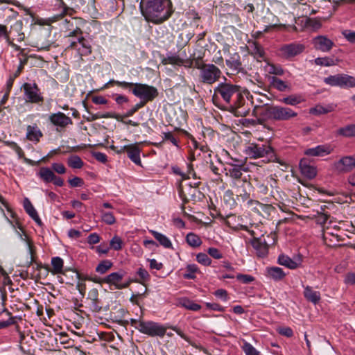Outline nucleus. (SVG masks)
<instances>
[{
    "instance_id": "1",
    "label": "nucleus",
    "mask_w": 355,
    "mask_h": 355,
    "mask_svg": "<svg viewBox=\"0 0 355 355\" xmlns=\"http://www.w3.org/2000/svg\"><path fill=\"white\" fill-rule=\"evenodd\" d=\"M139 8L144 19L154 24L167 21L174 11L171 0H141Z\"/></svg>"
},
{
    "instance_id": "2",
    "label": "nucleus",
    "mask_w": 355,
    "mask_h": 355,
    "mask_svg": "<svg viewBox=\"0 0 355 355\" xmlns=\"http://www.w3.org/2000/svg\"><path fill=\"white\" fill-rule=\"evenodd\" d=\"M213 100L219 95L228 105L234 108L235 114L237 116H246L250 108H243L245 100L241 94L239 87L227 83H220L214 89Z\"/></svg>"
},
{
    "instance_id": "3",
    "label": "nucleus",
    "mask_w": 355,
    "mask_h": 355,
    "mask_svg": "<svg viewBox=\"0 0 355 355\" xmlns=\"http://www.w3.org/2000/svg\"><path fill=\"white\" fill-rule=\"evenodd\" d=\"M259 123L268 120L288 121L297 116V113L288 107L265 104L258 110Z\"/></svg>"
},
{
    "instance_id": "4",
    "label": "nucleus",
    "mask_w": 355,
    "mask_h": 355,
    "mask_svg": "<svg viewBox=\"0 0 355 355\" xmlns=\"http://www.w3.org/2000/svg\"><path fill=\"white\" fill-rule=\"evenodd\" d=\"M195 67L199 70V81L205 85H211L222 76L221 70L214 64L200 63L197 60Z\"/></svg>"
},
{
    "instance_id": "5",
    "label": "nucleus",
    "mask_w": 355,
    "mask_h": 355,
    "mask_svg": "<svg viewBox=\"0 0 355 355\" xmlns=\"http://www.w3.org/2000/svg\"><path fill=\"white\" fill-rule=\"evenodd\" d=\"M244 153L250 159H258L264 157H266L270 160L275 159L273 148L267 144L250 143L245 147Z\"/></svg>"
},
{
    "instance_id": "6",
    "label": "nucleus",
    "mask_w": 355,
    "mask_h": 355,
    "mask_svg": "<svg viewBox=\"0 0 355 355\" xmlns=\"http://www.w3.org/2000/svg\"><path fill=\"white\" fill-rule=\"evenodd\" d=\"M24 92V99L27 103L42 104L44 96L41 89L35 83H25L21 87Z\"/></svg>"
},
{
    "instance_id": "7",
    "label": "nucleus",
    "mask_w": 355,
    "mask_h": 355,
    "mask_svg": "<svg viewBox=\"0 0 355 355\" xmlns=\"http://www.w3.org/2000/svg\"><path fill=\"white\" fill-rule=\"evenodd\" d=\"M132 94L140 98L141 102L153 101L158 96V90L156 87L146 84L136 83L135 87L132 89Z\"/></svg>"
},
{
    "instance_id": "8",
    "label": "nucleus",
    "mask_w": 355,
    "mask_h": 355,
    "mask_svg": "<svg viewBox=\"0 0 355 355\" xmlns=\"http://www.w3.org/2000/svg\"><path fill=\"white\" fill-rule=\"evenodd\" d=\"M138 331L151 337H163L166 332V327L151 320L143 321L139 324Z\"/></svg>"
},
{
    "instance_id": "9",
    "label": "nucleus",
    "mask_w": 355,
    "mask_h": 355,
    "mask_svg": "<svg viewBox=\"0 0 355 355\" xmlns=\"http://www.w3.org/2000/svg\"><path fill=\"white\" fill-rule=\"evenodd\" d=\"M324 83L331 87L350 88L355 87V78L347 74L339 73L324 78Z\"/></svg>"
},
{
    "instance_id": "10",
    "label": "nucleus",
    "mask_w": 355,
    "mask_h": 355,
    "mask_svg": "<svg viewBox=\"0 0 355 355\" xmlns=\"http://www.w3.org/2000/svg\"><path fill=\"white\" fill-rule=\"evenodd\" d=\"M232 187L234 189L238 200L245 202L250 200L252 185L249 181H233Z\"/></svg>"
},
{
    "instance_id": "11",
    "label": "nucleus",
    "mask_w": 355,
    "mask_h": 355,
    "mask_svg": "<svg viewBox=\"0 0 355 355\" xmlns=\"http://www.w3.org/2000/svg\"><path fill=\"white\" fill-rule=\"evenodd\" d=\"M335 171L338 173H347L355 168V155L344 156L333 164Z\"/></svg>"
},
{
    "instance_id": "12",
    "label": "nucleus",
    "mask_w": 355,
    "mask_h": 355,
    "mask_svg": "<svg viewBox=\"0 0 355 355\" xmlns=\"http://www.w3.org/2000/svg\"><path fill=\"white\" fill-rule=\"evenodd\" d=\"M49 121L56 127L57 131L63 130L68 125L73 124L72 119L61 112L51 114L49 116Z\"/></svg>"
},
{
    "instance_id": "13",
    "label": "nucleus",
    "mask_w": 355,
    "mask_h": 355,
    "mask_svg": "<svg viewBox=\"0 0 355 355\" xmlns=\"http://www.w3.org/2000/svg\"><path fill=\"white\" fill-rule=\"evenodd\" d=\"M50 37L51 33L47 30H43L37 34L32 46L37 48L38 51H48L53 44Z\"/></svg>"
},
{
    "instance_id": "14",
    "label": "nucleus",
    "mask_w": 355,
    "mask_h": 355,
    "mask_svg": "<svg viewBox=\"0 0 355 355\" xmlns=\"http://www.w3.org/2000/svg\"><path fill=\"white\" fill-rule=\"evenodd\" d=\"M251 244L256 250V254L259 257H265L268 253L270 244L266 241L263 235L258 238H253Z\"/></svg>"
},
{
    "instance_id": "15",
    "label": "nucleus",
    "mask_w": 355,
    "mask_h": 355,
    "mask_svg": "<svg viewBox=\"0 0 355 355\" xmlns=\"http://www.w3.org/2000/svg\"><path fill=\"white\" fill-rule=\"evenodd\" d=\"M125 274V272L123 270L112 272L104 277V282L105 284H109L110 286H113L115 289H123L125 285L121 286V283Z\"/></svg>"
},
{
    "instance_id": "16",
    "label": "nucleus",
    "mask_w": 355,
    "mask_h": 355,
    "mask_svg": "<svg viewBox=\"0 0 355 355\" xmlns=\"http://www.w3.org/2000/svg\"><path fill=\"white\" fill-rule=\"evenodd\" d=\"M313 44L316 50L327 53L331 51L334 42L326 36L318 35L313 38Z\"/></svg>"
},
{
    "instance_id": "17",
    "label": "nucleus",
    "mask_w": 355,
    "mask_h": 355,
    "mask_svg": "<svg viewBox=\"0 0 355 355\" xmlns=\"http://www.w3.org/2000/svg\"><path fill=\"white\" fill-rule=\"evenodd\" d=\"M304 50V46L301 44L291 43L282 46L280 48L282 55L289 58L300 54Z\"/></svg>"
},
{
    "instance_id": "18",
    "label": "nucleus",
    "mask_w": 355,
    "mask_h": 355,
    "mask_svg": "<svg viewBox=\"0 0 355 355\" xmlns=\"http://www.w3.org/2000/svg\"><path fill=\"white\" fill-rule=\"evenodd\" d=\"M225 64L230 69L236 73H244L245 71L243 67L241 56L238 53L231 54L230 57L225 60Z\"/></svg>"
},
{
    "instance_id": "19",
    "label": "nucleus",
    "mask_w": 355,
    "mask_h": 355,
    "mask_svg": "<svg viewBox=\"0 0 355 355\" xmlns=\"http://www.w3.org/2000/svg\"><path fill=\"white\" fill-rule=\"evenodd\" d=\"M139 146V144L138 143H134L129 145H125L124 148H126L128 157L136 165L141 166V161L140 158L141 149Z\"/></svg>"
},
{
    "instance_id": "20",
    "label": "nucleus",
    "mask_w": 355,
    "mask_h": 355,
    "mask_svg": "<svg viewBox=\"0 0 355 355\" xmlns=\"http://www.w3.org/2000/svg\"><path fill=\"white\" fill-rule=\"evenodd\" d=\"M237 162H239V160L232 157H230V160L227 162V164L232 166V168L228 170L230 176L234 179L233 181L244 180L241 179L242 171L246 170L243 168L242 164H236Z\"/></svg>"
},
{
    "instance_id": "21",
    "label": "nucleus",
    "mask_w": 355,
    "mask_h": 355,
    "mask_svg": "<svg viewBox=\"0 0 355 355\" xmlns=\"http://www.w3.org/2000/svg\"><path fill=\"white\" fill-rule=\"evenodd\" d=\"M333 148L329 144L318 145L314 148H310L304 151V154L311 157H323L329 155Z\"/></svg>"
},
{
    "instance_id": "22",
    "label": "nucleus",
    "mask_w": 355,
    "mask_h": 355,
    "mask_svg": "<svg viewBox=\"0 0 355 355\" xmlns=\"http://www.w3.org/2000/svg\"><path fill=\"white\" fill-rule=\"evenodd\" d=\"M78 42L80 46L77 49V52L80 57L87 56L92 52L91 42L88 39L83 36L78 37Z\"/></svg>"
},
{
    "instance_id": "23",
    "label": "nucleus",
    "mask_w": 355,
    "mask_h": 355,
    "mask_svg": "<svg viewBox=\"0 0 355 355\" xmlns=\"http://www.w3.org/2000/svg\"><path fill=\"white\" fill-rule=\"evenodd\" d=\"M278 263L287 267L289 269H296L301 264V259L298 258L295 260L292 259L288 256L280 254L278 257Z\"/></svg>"
},
{
    "instance_id": "24",
    "label": "nucleus",
    "mask_w": 355,
    "mask_h": 355,
    "mask_svg": "<svg viewBox=\"0 0 355 355\" xmlns=\"http://www.w3.org/2000/svg\"><path fill=\"white\" fill-rule=\"evenodd\" d=\"M161 63L163 65L173 64L181 66L182 62V57L176 53L168 52L166 56H162Z\"/></svg>"
},
{
    "instance_id": "25",
    "label": "nucleus",
    "mask_w": 355,
    "mask_h": 355,
    "mask_svg": "<svg viewBox=\"0 0 355 355\" xmlns=\"http://www.w3.org/2000/svg\"><path fill=\"white\" fill-rule=\"evenodd\" d=\"M300 169L301 173L309 180H311L316 176L317 171L315 167L308 164L304 160H301L300 162Z\"/></svg>"
},
{
    "instance_id": "26",
    "label": "nucleus",
    "mask_w": 355,
    "mask_h": 355,
    "mask_svg": "<svg viewBox=\"0 0 355 355\" xmlns=\"http://www.w3.org/2000/svg\"><path fill=\"white\" fill-rule=\"evenodd\" d=\"M266 273L268 277L276 282L282 280L286 275L282 268L277 266L268 267Z\"/></svg>"
},
{
    "instance_id": "27",
    "label": "nucleus",
    "mask_w": 355,
    "mask_h": 355,
    "mask_svg": "<svg viewBox=\"0 0 355 355\" xmlns=\"http://www.w3.org/2000/svg\"><path fill=\"white\" fill-rule=\"evenodd\" d=\"M268 80L270 86L279 92H286L291 89L290 86L286 82L276 76H270Z\"/></svg>"
},
{
    "instance_id": "28",
    "label": "nucleus",
    "mask_w": 355,
    "mask_h": 355,
    "mask_svg": "<svg viewBox=\"0 0 355 355\" xmlns=\"http://www.w3.org/2000/svg\"><path fill=\"white\" fill-rule=\"evenodd\" d=\"M23 21L21 20L16 21L11 26L10 33H13L17 42H22L25 38V35L22 31Z\"/></svg>"
},
{
    "instance_id": "29",
    "label": "nucleus",
    "mask_w": 355,
    "mask_h": 355,
    "mask_svg": "<svg viewBox=\"0 0 355 355\" xmlns=\"http://www.w3.org/2000/svg\"><path fill=\"white\" fill-rule=\"evenodd\" d=\"M336 107V105L334 103H330L325 106L318 105L310 110V113L314 115L324 114L334 111Z\"/></svg>"
},
{
    "instance_id": "30",
    "label": "nucleus",
    "mask_w": 355,
    "mask_h": 355,
    "mask_svg": "<svg viewBox=\"0 0 355 355\" xmlns=\"http://www.w3.org/2000/svg\"><path fill=\"white\" fill-rule=\"evenodd\" d=\"M304 296L308 301L314 304H318L320 300V292L313 291L309 286L304 287Z\"/></svg>"
},
{
    "instance_id": "31",
    "label": "nucleus",
    "mask_w": 355,
    "mask_h": 355,
    "mask_svg": "<svg viewBox=\"0 0 355 355\" xmlns=\"http://www.w3.org/2000/svg\"><path fill=\"white\" fill-rule=\"evenodd\" d=\"M336 135L347 138L355 137V123L347 124L336 130Z\"/></svg>"
},
{
    "instance_id": "32",
    "label": "nucleus",
    "mask_w": 355,
    "mask_h": 355,
    "mask_svg": "<svg viewBox=\"0 0 355 355\" xmlns=\"http://www.w3.org/2000/svg\"><path fill=\"white\" fill-rule=\"evenodd\" d=\"M0 3H8V4H11V5L15 6L18 8H22L24 10V11L26 12V14L31 16L33 18V21L35 22V24H37L40 25L43 24V23L42 22V19H35V15L31 11V10L27 8H24L23 6L21 4V3L17 0H0Z\"/></svg>"
},
{
    "instance_id": "33",
    "label": "nucleus",
    "mask_w": 355,
    "mask_h": 355,
    "mask_svg": "<svg viewBox=\"0 0 355 355\" xmlns=\"http://www.w3.org/2000/svg\"><path fill=\"white\" fill-rule=\"evenodd\" d=\"M42 137V133L37 126L28 125L27 127L26 137L28 140L31 141H39Z\"/></svg>"
},
{
    "instance_id": "34",
    "label": "nucleus",
    "mask_w": 355,
    "mask_h": 355,
    "mask_svg": "<svg viewBox=\"0 0 355 355\" xmlns=\"http://www.w3.org/2000/svg\"><path fill=\"white\" fill-rule=\"evenodd\" d=\"M150 232L161 245L165 248H173V245L170 239L166 236L155 230H150Z\"/></svg>"
},
{
    "instance_id": "35",
    "label": "nucleus",
    "mask_w": 355,
    "mask_h": 355,
    "mask_svg": "<svg viewBox=\"0 0 355 355\" xmlns=\"http://www.w3.org/2000/svg\"><path fill=\"white\" fill-rule=\"evenodd\" d=\"M179 305L187 310L193 311H198L201 309V306L200 304L187 297L180 298L179 300Z\"/></svg>"
},
{
    "instance_id": "36",
    "label": "nucleus",
    "mask_w": 355,
    "mask_h": 355,
    "mask_svg": "<svg viewBox=\"0 0 355 355\" xmlns=\"http://www.w3.org/2000/svg\"><path fill=\"white\" fill-rule=\"evenodd\" d=\"M37 175L45 183L51 182V181L53 180V178H55L54 173L48 167L40 168Z\"/></svg>"
},
{
    "instance_id": "37",
    "label": "nucleus",
    "mask_w": 355,
    "mask_h": 355,
    "mask_svg": "<svg viewBox=\"0 0 355 355\" xmlns=\"http://www.w3.org/2000/svg\"><path fill=\"white\" fill-rule=\"evenodd\" d=\"M250 53L256 59L263 58L265 55L263 48L257 42H254L250 44Z\"/></svg>"
},
{
    "instance_id": "38",
    "label": "nucleus",
    "mask_w": 355,
    "mask_h": 355,
    "mask_svg": "<svg viewBox=\"0 0 355 355\" xmlns=\"http://www.w3.org/2000/svg\"><path fill=\"white\" fill-rule=\"evenodd\" d=\"M280 102L292 106H295L303 101V98L300 95H290L279 100Z\"/></svg>"
},
{
    "instance_id": "39",
    "label": "nucleus",
    "mask_w": 355,
    "mask_h": 355,
    "mask_svg": "<svg viewBox=\"0 0 355 355\" xmlns=\"http://www.w3.org/2000/svg\"><path fill=\"white\" fill-rule=\"evenodd\" d=\"M115 84L117 86L121 87L123 89H128L129 91H132L133 87H135V83H129L125 81H119L115 80L114 79L110 80L105 85L104 88H107L110 85Z\"/></svg>"
},
{
    "instance_id": "40",
    "label": "nucleus",
    "mask_w": 355,
    "mask_h": 355,
    "mask_svg": "<svg viewBox=\"0 0 355 355\" xmlns=\"http://www.w3.org/2000/svg\"><path fill=\"white\" fill-rule=\"evenodd\" d=\"M67 164L72 168L79 169L83 166L84 162L79 156L73 155L68 157Z\"/></svg>"
},
{
    "instance_id": "41",
    "label": "nucleus",
    "mask_w": 355,
    "mask_h": 355,
    "mask_svg": "<svg viewBox=\"0 0 355 355\" xmlns=\"http://www.w3.org/2000/svg\"><path fill=\"white\" fill-rule=\"evenodd\" d=\"M113 266V263L108 259L101 261L96 267V272L103 275L106 273Z\"/></svg>"
},
{
    "instance_id": "42",
    "label": "nucleus",
    "mask_w": 355,
    "mask_h": 355,
    "mask_svg": "<svg viewBox=\"0 0 355 355\" xmlns=\"http://www.w3.org/2000/svg\"><path fill=\"white\" fill-rule=\"evenodd\" d=\"M186 241L188 245L193 248L199 247L202 244L201 239L197 234L192 232L187 234Z\"/></svg>"
},
{
    "instance_id": "43",
    "label": "nucleus",
    "mask_w": 355,
    "mask_h": 355,
    "mask_svg": "<svg viewBox=\"0 0 355 355\" xmlns=\"http://www.w3.org/2000/svg\"><path fill=\"white\" fill-rule=\"evenodd\" d=\"M314 63L316 65L324 66V67H331L336 64L335 60L334 58L331 57H322V58H317L314 60Z\"/></svg>"
},
{
    "instance_id": "44",
    "label": "nucleus",
    "mask_w": 355,
    "mask_h": 355,
    "mask_svg": "<svg viewBox=\"0 0 355 355\" xmlns=\"http://www.w3.org/2000/svg\"><path fill=\"white\" fill-rule=\"evenodd\" d=\"M64 261L62 259L59 257H53L51 259V265L53 269L54 274H60L62 272Z\"/></svg>"
},
{
    "instance_id": "45",
    "label": "nucleus",
    "mask_w": 355,
    "mask_h": 355,
    "mask_svg": "<svg viewBox=\"0 0 355 355\" xmlns=\"http://www.w3.org/2000/svg\"><path fill=\"white\" fill-rule=\"evenodd\" d=\"M266 70L268 73L275 76H282L284 73V69L280 65L274 64H268L266 67Z\"/></svg>"
},
{
    "instance_id": "46",
    "label": "nucleus",
    "mask_w": 355,
    "mask_h": 355,
    "mask_svg": "<svg viewBox=\"0 0 355 355\" xmlns=\"http://www.w3.org/2000/svg\"><path fill=\"white\" fill-rule=\"evenodd\" d=\"M187 272L184 274V277L187 279H194L195 273L198 271V267L196 264H189L186 267Z\"/></svg>"
},
{
    "instance_id": "47",
    "label": "nucleus",
    "mask_w": 355,
    "mask_h": 355,
    "mask_svg": "<svg viewBox=\"0 0 355 355\" xmlns=\"http://www.w3.org/2000/svg\"><path fill=\"white\" fill-rule=\"evenodd\" d=\"M23 69V64L21 62L19 66L18 67L17 71L12 74L10 75L8 80L6 82V88L8 90H11L15 79L19 76Z\"/></svg>"
},
{
    "instance_id": "48",
    "label": "nucleus",
    "mask_w": 355,
    "mask_h": 355,
    "mask_svg": "<svg viewBox=\"0 0 355 355\" xmlns=\"http://www.w3.org/2000/svg\"><path fill=\"white\" fill-rule=\"evenodd\" d=\"M242 349L245 355H261L260 352L256 349L250 343L244 341Z\"/></svg>"
},
{
    "instance_id": "49",
    "label": "nucleus",
    "mask_w": 355,
    "mask_h": 355,
    "mask_svg": "<svg viewBox=\"0 0 355 355\" xmlns=\"http://www.w3.org/2000/svg\"><path fill=\"white\" fill-rule=\"evenodd\" d=\"M145 102H141L139 101L137 104H135L132 107H131L130 110H128L125 113L121 115L123 116V119L128 118L130 116H132L136 113L140 108L144 107Z\"/></svg>"
},
{
    "instance_id": "50",
    "label": "nucleus",
    "mask_w": 355,
    "mask_h": 355,
    "mask_svg": "<svg viewBox=\"0 0 355 355\" xmlns=\"http://www.w3.org/2000/svg\"><path fill=\"white\" fill-rule=\"evenodd\" d=\"M123 246V241L122 239L118 236H114L110 242V247L109 248L113 249L114 250L118 251L121 250Z\"/></svg>"
},
{
    "instance_id": "51",
    "label": "nucleus",
    "mask_w": 355,
    "mask_h": 355,
    "mask_svg": "<svg viewBox=\"0 0 355 355\" xmlns=\"http://www.w3.org/2000/svg\"><path fill=\"white\" fill-rule=\"evenodd\" d=\"M24 208L31 218L37 214V211L28 198H25L24 201Z\"/></svg>"
},
{
    "instance_id": "52",
    "label": "nucleus",
    "mask_w": 355,
    "mask_h": 355,
    "mask_svg": "<svg viewBox=\"0 0 355 355\" xmlns=\"http://www.w3.org/2000/svg\"><path fill=\"white\" fill-rule=\"evenodd\" d=\"M94 118L95 119H100V118H105V119L112 118V119H116L118 121H123V116H121V115L115 114L114 112H105L102 114L97 113L95 114Z\"/></svg>"
},
{
    "instance_id": "53",
    "label": "nucleus",
    "mask_w": 355,
    "mask_h": 355,
    "mask_svg": "<svg viewBox=\"0 0 355 355\" xmlns=\"http://www.w3.org/2000/svg\"><path fill=\"white\" fill-rule=\"evenodd\" d=\"M196 261L205 266H209L211 263V259L205 253L200 252L196 255Z\"/></svg>"
},
{
    "instance_id": "54",
    "label": "nucleus",
    "mask_w": 355,
    "mask_h": 355,
    "mask_svg": "<svg viewBox=\"0 0 355 355\" xmlns=\"http://www.w3.org/2000/svg\"><path fill=\"white\" fill-rule=\"evenodd\" d=\"M102 220L107 225H113L116 222L115 217L112 212H102Z\"/></svg>"
},
{
    "instance_id": "55",
    "label": "nucleus",
    "mask_w": 355,
    "mask_h": 355,
    "mask_svg": "<svg viewBox=\"0 0 355 355\" xmlns=\"http://www.w3.org/2000/svg\"><path fill=\"white\" fill-rule=\"evenodd\" d=\"M207 252L209 256L216 259H222L223 257L220 251L216 248H209Z\"/></svg>"
},
{
    "instance_id": "56",
    "label": "nucleus",
    "mask_w": 355,
    "mask_h": 355,
    "mask_svg": "<svg viewBox=\"0 0 355 355\" xmlns=\"http://www.w3.org/2000/svg\"><path fill=\"white\" fill-rule=\"evenodd\" d=\"M237 280L243 284H250L254 280V278L250 275L239 274L236 276Z\"/></svg>"
},
{
    "instance_id": "57",
    "label": "nucleus",
    "mask_w": 355,
    "mask_h": 355,
    "mask_svg": "<svg viewBox=\"0 0 355 355\" xmlns=\"http://www.w3.org/2000/svg\"><path fill=\"white\" fill-rule=\"evenodd\" d=\"M344 37L351 43H355V31L351 30H344L342 32Z\"/></svg>"
},
{
    "instance_id": "58",
    "label": "nucleus",
    "mask_w": 355,
    "mask_h": 355,
    "mask_svg": "<svg viewBox=\"0 0 355 355\" xmlns=\"http://www.w3.org/2000/svg\"><path fill=\"white\" fill-rule=\"evenodd\" d=\"M69 183L71 187H80L84 184V180L79 177H74L69 180Z\"/></svg>"
},
{
    "instance_id": "59",
    "label": "nucleus",
    "mask_w": 355,
    "mask_h": 355,
    "mask_svg": "<svg viewBox=\"0 0 355 355\" xmlns=\"http://www.w3.org/2000/svg\"><path fill=\"white\" fill-rule=\"evenodd\" d=\"M52 169L58 174H64L66 172V168L61 163H53L51 164Z\"/></svg>"
},
{
    "instance_id": "60",
    "label": "nucleus",
    "mask_w": 355,
    "mask_h": 355,
    "mask_svg": "<svg viewBox=\"0 0 355 355\" xmlns=\"http://www.w3.org/2000/svg\"><path fill=\"white\" fill-rule=\"evenodd\" d=\"M89 307L93 312L99 313L102 310L101 300L97 299L96 301H91Z\"/></svg>"
},
{
    "instance_id": "61",
    "label": "nucleus",
    "mask_w": 355,
    "mask_h": 355,
    "mask_svg": "<svg viewBox=\"0 0 355 355\" xmlns=\"http://www.w3.org/2000/svg\"><path fill=\"white\" fill-rule=\"evenodd\" d=\"M205 306L208 309L210 310L217 311L220 312H223L225 311V308L217 303L206 302Z\"/></svg>"
},
{
    "instance_id": "62",
    "label": "nucleus",
    "mask_w": 355,
    "mask_h": 355,
    "mask_svg": "<svg viewBox=\"0 0 355 355\" xmlns=\"http://www.w3.org/2000/svg\"><path fill=\"white\" fill-rule=\"evenodd\" d=\"M92 156L98 162L105 164L107 161V155L101 152H93Z\"/></svg>"
},
{
    "instance_id": "63",
    "label": "nucleus",
    "mask_w": 355,
    "mask_h": 355,
    "mask_svg": "<svg viewBox=\"0 0 355 355\" xmlns=\"http://www.w3.org/2000/svg\"><path fill=\"white\" fill-rule=\"evenodd\" d=\"M344 282L346 284L355 285V272H351L346 274Z\"/></svg>"
},
{
    "instance_id": "64",
    "label": "nucleus",
    "mask_w": 355,
    "mask_h": 355,
    "mask_svg": "<svg viewBox=\"0 0 355 355\" xmlns=\"http://www.w3.org/2000/svg\"><path fill=\"white\" fill-rule=\"evenodd\" d=\"M214 294L216 297L222 299L224 302H227L228 300L227 292L225 289H218Z\"/></svg>"
}]
</instances>
